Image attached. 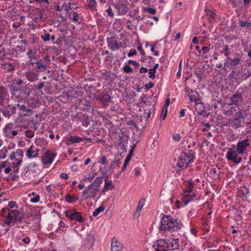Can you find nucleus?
Instances as JSON below:
<instances>
[{
	"instance_id": "obj_1",
	"label": "nucleus",
	"mask_w": 251,
	"mask_h": 251,
	"mask_svg": "<svg viewBox=\"0 0 251 251\" xmlns=\"http://www.w3.org/2000/svg\"><path fill=\"white\" fill-rule=\"evenodd\" d=\"M182 226L180 221L170 215H163L160 220L159 229L168 233H173L179 230Z\"/></svg>"
},
{
	"instance_id": "obj_2",
	"label": "nucleus",
	"mask_w": 251,
	"mask_h": 251,
	"mask_svg": "<svg viewBox=\"0 0 251 251\" xmlns=\"http://www.w3.org/2000/svg\"><path fill=\"white\" fill-rule=\"evenodd\" d=\"M225 55L226 56L224 63L225 68L234 69L241 66L243 62L241 56L238 53L226 52L225 53Z\"/></svg>"
},
{
	"instance_id": "obj_3",
	"label": "nucleus",
	"mask_w": 251,
	"mask_h": 251,
	"mask_svg": "<svg viewBox=\"0 0 251 251\" xmlns=\"http://www.w3.org/2000/svg\"><path fill=\"white\" fill-rule=\"evenodd\" d=\"M195 154L193 151L188 150L187 152H183L178 158L176 166L179 170L177 172L181 171L183 169L187 168L190 163L193 162Z\"/></svg>"
},
{
	"instance_id": "obj_4",
	"label": "nucleus",
	"mask_w": 251,
	"mask_h": 251,
	"mask_svg": "<svg viewBox=\"0 0 251 251\" xmlns=\"http://www.w3.org/2000/svg\"><path fill=\"white\" fill-rule=\"evenodd\" d=\"M23 217L18 210H9V213L4 221V224L9 226H13L15 224L22 222Z\"/></svg>"
},
{
	"instance_id": "obj_5",
	"label": "nucleus",
	"mask_w": 251,
	"mask_h": 251,
	"mask_svg": "<svg viewBox=\"0 0 251 251\" xmlns=\"http://www.w3.org/2000/svg\"><path fill=\"white\" fill-rule=\"evenodd\" d=\"M244 118L245 116L243 112L239 111L235 113V117L234 118H230L228 121L233 128L237 129L242 126V120Z\"/></svg>"
},
{
	"instance_id": "obj_6",
	"label": "nucleus",
	"mask_w": 251,
	"mask_h": 251,
	"mask_svg": "<svg viewBox=\"0 0 251 251\" xmlns=\"http://www.w3.org/2000/svg\"><path fill=\"white\" fill-rule=\"evenodd\" d=\"M239 152L238 151L231 148H228L226 154V158L228 161H231L236 164L240 163L242 159L241 157L238 156Z\"/></svg>"
},
{
	"instance_id": "obj_7",
	"label": "nucleus",
	"mask_w": 251,
	"mask_h": 251,
	"mask_svg": "<svg viewBox=\"0 0 251 251\" xmlns=\"http://www.w3.org/2000/svg\"><path fill=\"white\" fill-rule=\"evenodd\" d=\"M128 3L126 0H117L114 4V7L117 10L119 15H124L127 12Z\"/></svg>"
},
{
	"instance_id": "obj_8",
	"label": "nucleus",
	"mask_w": 251,
	"mask_h": 251,
	"mask_svg": "<svg viewBox=\"0 0 251 251\" xmlns=\"http://www.w3.org/2000/svg\"><path fill=\"white\" fill-rule=\"evenodd\" d=\"M251 144V139H249L248 137L242 140H239L237 144L236 150L238 151L239 154L244 153V151H246Z\"/></svg>"
},
{
	"instance_id": "obj_9",
	"label": "nucleus",
	"mask_w": 251,
	"mask_h": 251,
	"mask_svg": "<svg viewBox=\"0 0 251 251\" xmlns=\"http://www.w3.org/2000/svg\"><path fill=\"white\" fill-rule=\"evenodd\" d=\"M152 247L155 251H169L168 245L165 239L157 240Z\"/></svg>"
},
{
	"instance_id": "obj_10",
	"label": "nucleus",
	"mask_w": 251,
	"mask_h": 251,
	"mask_svg": "<svg viewBox=\"0 0 251 251\" xmlns=\"http://www.w3.org/2000/svg\"><path fill=\"white\" fill-rule=\"evenodd\" d=\"M65 216L72 220H76L80 223H83L85 221L84 219L81 216V213L75 210L67 211L65 212Z\"/></svg>"
},
{
	"instance_id": "obj_11",
	"label": "nucleus",
	"mask_w": 251,
	"mask_h": 251,
	"mask_svg": "<svg viewBox=\"0 0 251 251\" xmlns=\"http://www.w3.org/2000/svg\"><path fill=\"white\" fill-rule=\"evenodd\" d=\"M229 100L231 102L229 105L238 106L244 101L243 94L239 92H237L230 97Z\"/></svg>"
},
{
	"instance_id": "obj_12",
	"label": "nucleus",
	"mask_w": 251,
	"mask_h": 251,
	"mask_svg": "<svg viewBox=\"0 0 251 251\" xmlns=\"http://www.w3.org/2000/svg\"><path fill=\"white\" fill-rule=\"evenodd\" d=\"M55 156V154L50 150L47 151L42 156V161L44 164H50L53 161Z\"/></svg>"
},
{
	"instance_id": "obj_13",
	"label": "nucleus",
	"mask_w": 251,
	"mask_h": 251,
	"mask_svg": "<svg viewBox=\"0 0 251 251\" xmlns=\"http://www.w3.org/2000/svg\"><path fill=\"white\" fill-rule=\"evenodd\" d=\"M16 105L13 106L12 105L8 104L3 108L2 114L5 117L9 118L11 115L16 113Z\"/></svg>"
},
{
	"instance_id": "obj_14",
	"label": "nucleus",
	"mask_w": 251,
	"mask_h": 251,
	"mask_svg": "<svg viewBox=\"0 0 251 251\" xmlns=\"http://www.w3.org/2000/svg\"><path fill=\"white\" fill-rule=\"evenodd\" d=\"M25 75L30 82H34L38 79V74L33 69H28L25 72Z\"/></svg>"
},
{
	"instance_id": "obj_15",
	"label": "nucleus",
	"mask_w": 251,
	"mask_h": 251,
	"mask_svg": "<svg viewBox=\"0 0 251 251\" xmlns=\"http://www.w3.org/2000/svg\"><path fill=\"white\" fill-rule=\"evenodd\" d=\"M107 45L109 49L112 51L117 50L119 49L120 46L117 43V38L115 37H111L107 39Z\"/></svg>"
},
{
	"instance_id": "obj_16",
	"label": "nucleus",
	"mask_w": 251,
	"mask_h": 251,
	"mask_svg": "<svg viewBox=\"0 0 251 251\" xmlns=\"http://www.w3.org/2000/svg\"><path fill=\"white\" fill-rule=\"evenodd\" d=\"M168 245V250H174L178 248V239L171 238L166 240Z\"/></svg>"
},
{
	"instance_id": "obj_17",
	"label": "nucleus",
	"mask_w": 251,
	"mask_h": 251,
	"mask_svg": "<svg viewBox=\"0 0 251 251\" xmlns=\"http://www.w3.org/2000/svg\"><path fill=\"white\" fill-rule=\"evenodd\" d=\"M30 65L32 66L35 65L36 69L40 72L46 71L48 67V64L41 62V60L40 59H39V61L30 62Z\"/></svg>"
},
{
	"instance_id": "obj_18",
	"label": "nucleus",
	"mask_w": 251,
	"mask_h": 251,
	"mask_svg": "<svg viewBox=\"0 0 251 251\" xmlns=\"http://www.w3.org/2000/svg\"><path fill=\"white\" fill-rule=\"evenodd\" d=\"M37 51L35 50L30 49L26 53V55L29 58V64L30 62L39 61L40 57L39 55L36 54Z\"/></svg>"
},
{
	"instance_id": "obj_19",
	"label": "nucleus",
	"mask_w": 251,
	"mask_h": 251,
	"mask_svg": "<svg viewBox=\"0 0 251 251\" xmlns=\"http://www.w3.org/2000/svg\"><path fill=\"white\" fill-rule=\"evenodd\" d=\"M112 251H121L123 248V245L114 238L111 243Z\"/></svg>"
},
{
	"instance_id": "obj_20",
	"label": "nucleus",
	"mask_w": 251,
	"mask_h": 251,
	"mask_svg": "<svg viewBox=\"0 0 251 251\" xmlns=\"http://www.w3.org/2000/svg\"><path fill=\"white\" fill-rule=\"evenodd\" d=\"M191 92L188 93V96L191 101H194L196 104L200 103V96L199 93L195 90H190Z\"/></svg>"
},
{
	"instance_id": "obj_21",
	"label": "nucleus",
	"mask_w": 251,
	"mask_h": 251,
	"mask_svg": "<svg viewBox=\"0 0 251 251\" xmlns=\"http://www.w3.org/2000/svg\"><path fill=\"white\" fill-rule=\"evenodd\" d=\"M44 10L40 8H35L33 10L34 15V21H37L38 20H41L44 18L43 12Z\"/></svg>"
},
{
	"instance_id": "obj_22",
	"label": "nucleus",
	"mask_w": 251,
	"mask_h": 251,
	"mask_svg": "<svg viewBox=\"0 0 251 251\" xmlns=\"http://www.w3.org/2000/svg\"><path fill=\"white\" fill-rule=\"evenodd\" d=\"M82 141L83 139L80 137L71 136L68 138L66 144L69 146L75 143H79Z\"/></svg>"
},
{
	"instance_id": "obj_23",
	"label": "nucleus",
	"mask_w": 251,
	"mask_h": 251,
	"mask_svg": "<svg viewBox=\"0 0 251 251\" xmlns=\"http://www.w3.org/2000/svg\"><path fill=\"white\" fill-rule=\"evenodd\" d=\"M100 189H97V188H95L94 187H91L89 189V192L88 196H86V199L89 200L91 198H94L98 194V192H99Z\"/></svg>"
},
{
	"instance_id": "obj_24",
	"label": "nucleus",
	"mask_w": 251,
	"mask_h": 251,
	"mask_svg": "<svg viewBox=\"0 0 251 251\" xmlns=\"http://www.w3.org/2000/svg\"><path fill=\"white\" fill-rule=\"evenodd\" d=\"M104 186L103 189L102 191V193H105L106 191L112 190L114 187L112 181L111 180H108L107 179V177L104 179Z\"/></svg>"
},
{
	"instance_id": "obj_25",
	"label": "nucleus",
	"mask_w": 251,
	"mask_h": 251,
	"mask_svg": "<svg viewBox=\"0 0 251 251\" xmlns=\"http://www.w3.org/2000/svg\"><path fill=\"white\" fill-rule=\"evenodd\" d=\"M205 13L206 15L208 17L209 22L214 23L215 21V17L216 16V13L210 9L206 10Z\"/></svg>"
},
{
	"instance_id": "obj_26",
	"label": "nucleus",
	"mask_w": 251,
	"mask_h": 251,
	"mask_svg": "<svg viewBox=\"0 0 251 251\" xmlns=\"http://www.w3.org/2000/svg\"><path fill=\"white\" fill-rule=\"evenodd\" d=\"M102 178L103 177L102 176L97 177L95 181L92 184L89 185V188L94 187L95 188L99 189V186L102 183Z\"/></svg>"
},
{
	"instance_id": "obj_27",
	"label": "nucleus",
	"mask_w": 251,
	"mask_h": 251,
	"mask_svg": "<svg viewBox=\"0 0 251 251\" xmlns=\"http://www.w3.org/2000/svg\"><path fill=\"white\" fill-rule=\"evenodd\" d=\"M33 147L34 146L32 145L26 151V155L28 158H32L37 157V153H34V150H33Z\"/></svg>"
},
{
	"instance_id": "obj_28",
	"label": "nucleus",
	"mask_w": 251,
	"mask_h": 251,
	"mask_svg": "<svg viewBox=\"0 0 251 251\" xmlns=\"http://www.w3.org/2000/svg\"><path fill=\"white\" fill-rule=\"evenodd\" d=\"M87 4L90 10L94 11L96 10L97 3L96 0H87Z\"/></svg>"
},
{
	"instance_id": "obj_29",
	"label": "nucleus",
	"mask_w": 251,
	"mask_h": 251,
	"mask_svg": "<svg viewBox=\"0 0 251 251\" xmlns=\"http://www.w3.org/2000/svg\"><path fill=\"white\" fill-rule=\"evenodd\" d=\"M222 105V101L221 100H213L211 104V109L216 110L219 109Z\"/></svg>"
},
{
	"instance_id": "obj_30",
	"label": "nucleus",
	"mask_w": 251,
	"mask_h": 251,
	"mask_svg": "<svg viewBox=\"0 0 251 251\" xmlns=\"http://www.w3.org/2000/svg\"><path fill=\"white\" fill-rule=\"evenodd\" d=\"M195 195H193L189 197V194H185L182 198V201L184 202V205H187L189 202L194 201Z\"/></svg>"
},
{
	"instance_id": "obj_31",
	"label": "nucleus",
	"mask_w": 251,
	"mask_h": 251,
	"mask_svg": "<svg viewBox=\"0 0 251 251\" xmlns=\"http://www.w3.org/2000/svg\"><path fill=\"white\" fill-rule=\"evenodd\" d=\"M65 200L70 203L76 202L78 200V198L76 197H73L70 194H68L65 197Z\"/></svg>"
},
{
	"instance_id": "obj_32",
	"label": "nucleus",
	"mask_w": 251,
	"mask_h": 251,
	"mask_svg": "<svg viewBox=\"0 0 251 251\" xmlns=\"http://www.w3.org/2000/svg\"><path fill=\"white\" fill-rule=\"evenodd\" d=\"M13 127V125L12 123L7 124L3 129L4 133L8 135L11 131V129Z\"/></svg>"
},
{
	"instance_id": "obj_33",
	"label": "nucleus",
	"mask_w": 251,
	"mask_h": 251,
	"mask_svg": "<svg viewBox=\"0 0 251 251\" xmlns=\"http://www.w3.org/2000/svg\"><path fill=\"white\" fill-rule=\"evenodd\" d=\"M7 96V93L6 92L2 90H0V105L3 104L4 100L6 99Z\"/></svg>"
},
{
	"instance_id": "obj_34",
	"label": "nucleus",
	"mask_w": 251,
	"mask_h": 251,
	"mask_svg": "<svg viewBox=\"0 0 251 251\" xmlns=\"http://www.w3.org/2000/svg\"><path fill=\"white\" fill-rule=\"evenodd\" d=\"M239 72H237L236 70H233L229 75V77L230 79H237V77L239 75Z\"/></svg>"
},
{
	"instance_id": "obj_35",
	"label": "nucleus",
	"mask_w": 251,
	"mask_h": 251,
	"mask_svg": "<svg viewBox=\"0 0 251 251\" xmlns=\"http://www.w3.org/2000/svg\"><path fill=\"white\" fill-rule=\"evenodd\" d=\"M105 207L102 205H100L97 208L93 213V216L94 217L97 216L100 212L104 210Z\"/></svg>"
},
{
	"instance_id": "obj_36",
	"label": "nucleus",
	"mask_w": 251,
	"mask_h": 251,
	"mask_svg": "<svg viewBox=\"0 0 251 251\" xmlns=\"http://www.w3.org/2000/svg\"><path fill=\"white\" fill-rule=\"evenodd\" d=\"M143 11L145 12L154 15L156 14V10L155 9L151 7H144L143 9Z\"/></svg>"
},
{
	"instance_id": "obj_37",
	"label": "nucleus",
	"mask_w": 251,
	"mask_h": 251,
	"mask_svg": "<svg viewBox=\"0 0 251 251\" xmlns=\"http://www.w3.org/2000/svg\"><path fill=\"white\" fill-rule=\"evenodd\" d=\"M16 106L19 107L20 110L23 112H30L31 111V110L30 109V108L24 104L21 105L19 104H17L16 105Z\"/></svg>"
},
{
	"instance_id": "obj_38",
	"label": "nucleus",
	"mask_w": 251,
	"mask_h": 251,
	"mask_svg": "<svg viewBox=\"0 0 251 251\" xmlns=\"http://www.w3.org/2000/svg\"><path fill=\"white\" fill-rule=\"evenodd\" d=\"M45 81L43 82H40L39 83L37 84L34 85V89L40 91L42 88L45 86Z\"/></svg>"
},
{
	"instance_id": "obj_39",
	"label": "nucleus",
	"mask_w": 251,
	"mask_h": 251,
	"mask_svg": "<svg viewBox=\"0 0 251 251\" xmlns=\"http://www.w3.org/2000/svg\"><path fill=\"white\" fill-rule=\"evenodd\" d=\"M59 227L57 229L56 231L58 232L59 231H64L66 230V226L65 224L63 222H60L59 224Z\"/></svg>"
},
{
	"instance_id": "obj_40",
	"label": "nucleus",
	"mask_w": 251,
	"mask_h": 251,
	"mask_svg": "<svg viewBox=\"0 0 251 251\" xmlns=\"http://www.w3.org/2000/svg\"><path fill=\"white\" fill-rule=\"evenodd\" d=\"M251 75V68L248 69L247 72L244 73L242 75V79L244 80L247 79L249 78Z\"/></svg>"
},
{
	"instance_id": "obj_41",
	"label": "nucleus",
	"mask_w": 251,
	"mask_h": 251,
	"mask_svg": "<svg viewBox=\"0 0 251 251\" xmlns=\"http://www.w3.org/2000/svg\"><path fill=\"white\" fill-rule=\"evenodd\" d=\"M149 77L151 79H154L155 78V74L156 73V71L153 70V69H150L149 70Z\"/></svg>"
},
{
	"instance_id": "obj_42",
	"label": "nucleus",
	"mask_w": 251,
	"mask_h": 251,
	"mask_svg": "<svg viewBox=\"0 0 251 251\" xmlns=\"http://www.w3.org/2000/svg\"><path fill=\"white\" fill-rule=\"evenodd\" d=\"M78 17V14L76 12H74L72 21L74 22L76 25H78L80 23L77 19Z\"/></svg>"
},
{
	"instance_id": "obj_43",
	"label": "nucleus",
	"mask_w": 251,
	"mask_h": 251,
	"mask_svg": "<svg viewBox=\"0 0 251 251\" xmlns=\"http://www.w3.org/2000/svg\"><path fill=\"white\" fill-rule=\"evenodd\" d=\"M145 199H141L139 203H138V207L137 208V211H141V209H142V207L144 206V203H145Z\"/></svg>"
},
{
	"instance_id": "obj_44",
	"label": "nucleus",
	"mask_w": 251,
	"mask_h": 251,
	"mask_svg": "<svg viewBox=\"0 0 251 251\" xmlns=\"http://www.w3.org/2000/svg\"><path fill=\"white\" fill-rule=\"evenodd\" d=\"M210 46H211V45L209 44L208 46H204L202 48L201 50H202L203 54H206V53L209 52V51L210 50Z\"/></svg>"
},
{
	"instance_id": "obj_45",
	"label": "nucleus",
	"mask_w": 251,
	"mask_h": 251,
	"mask_svg": "<svg viewBox=\"0 0 251 251\" xmlns=\"http://www.w3.org/2000/svg\"><path fill=\"white\" fill-rule=\"evenodd\" d=\"M7 151V149L5 148H3L0 151V159H4L6 157Z\"/></svg>"
},
{
	"instance_id": "obj_46",
	"label": "nucleus",
	"mask_w": 251,
	"mask_h": 251,
	"mask_svg": "<svg viewBox=\"0 0 251 251\" xmlns=\"http://www.w3.org/2000/svg\"><path fill=\"white\" fill-rule=\"evenodd\" d=\"M239 25L241 27H249L251 25V23L244 21H240L239 22Z\"/></svg>"
},
{
	"instance_id": "obj_47",
	"label": "nucleus",
	"mask_w": 251,
	"mask_h": 251,
	"mask_svg": "<svg viewBox=\"0 0 251 251\" xmlns=\"http://www.w3.org/2000/svg\"><path fill=\"white\" fill-rule=\"evenodd\" d=\"M16 160H17V162L16 163H12V167L13 168V169L19 168L22 162V160L21 159H19V158H17Z\"/></svg>"
},
{
	"instance_id": "obj_48",
	"label": "nucleus",
	"mask_w": 251,
	"mask_h": 251,
	"mask_svg": "<svg viewBox=\"0 0 251 251\" xmlns=\"http://www.w3.org/2000/svg\"><path fill=\"white\" fill-rule=\"evenodd\" d=\"M131 158V157L126 156V157L125 159L124 165L122 167L123 171H124V170H125L126 169L127 165L128 164L129 161L130 160Z\"/></svg>"
},
{
	"instance_id": "obj_49",
	"label": "nucleus",
	"mask_w": 251,
	"mask_h": 251,
	"mask_svg": "<svg viewBox=\"0 0 251 251\" xmlns=\"http://www.w3.org/2000/svg\"><path fill=\"white\" fill-rule=\"evenodd\" d=\"M34 131L31 130H26L25 132V136L29 138H31L34 136Z\"/></svg>"
},
{
	"instance_id": "obj_50",
	"label": "nucleus",
	"mask_w": 251,
	"mask_h": 251,
	"mask_svg": "<svg viewBox=\"0 0 251 251\" xmlns=\"http://www.w3.org/2000/svg\"><path fill=\"white\" fill-rule=\"evenodd\" d=\"M188 183L189 184V186H188V188L187 189V190H186L185 192H184V193L185 194H189V193L192 192V184H193V182H192V179H191L190 180V181H188Z\"/></svg>"
},
{
	"instance_id": "obj_51",
	"label": "nucleus",
	"mask_w": 251,
	"mask_h": 251,
	"mask_svg": "<svg viewBox=\"0 0 251 251\" xmlns=\"http://www.w3.org/2000/svg\"><path fill=\"white\" fill-rule=\"evenodd\" d=\"M21 89V86H18L16 83L15 82L13 83V84L12 86L11 90L13 91H19Z\"/></svg>"
},
{
	"instance_id": "obj_52",
	"label": "nucleus",
	"mask_w": 251,
	"mask_h": 251,
	"mask_svg": "<svg viewBox=\"0 0 251 251\" xmlns=\"http://www.w3.org/2000/svg\"><path fill=\"white\" fill-rule=\"evenodd\" d=\"M40 198L39 195H36L33 198L30 199V201L32 203H36L39 201Z\"/></svg>"
},
{
	"instance_id": "obj_53",
	"label": "nucleus",
	"mask_w": 251,
	"mask_h": 251,
	"mask_svg": "<svg viewBox=\"0 0 251 251\" xmlns=\"http://www.w3.org/2000/svg\"><path fill=\"white\" fill-rule=\"evenodd\" d=\"M98 162L99 163L104 165L107 164L108 163L107 160L105 156H102Z\"/></svg>"
},
{
	"instance_id": "obj_54",
	"label": "nucleus",
	"mask_w": 251,
	"mask_h": 251,
	"mask_svg": "<svg viewBox=\"0 0 251 251\" xmlns=\"http://www.w3.org/2000/svg\"><path fill=\"white\" fill-rule=\"evenodd\" d=\"M41 38L44 41H49L50 40V34L49 33H46L41 36Z\"/></svg>"
},
{
	"instance_id": "obj_55",
	"label": "nucleus",
	"mask_w": 251,
	"mask_h": 251,
	"mask_svg": "<svg viewBox=\"0 0 251 251\" xmlns=\"http://www.w3.org/2000/svg\"><path fill=\"white\" fill-rule=\"evenodd\" d=\"M223 114L225 115H226V116H232L233 115V112L232 110H230L229 109V110H224Z\"/></svg>"
},
{
	"instance_id": "obj_56",
	"label": "nucleus",
	"mask_w": 251,
	"mask_h": 251,
	"mask_svg": "<svg viewBox=\"0 0 251 251\" xmlns=\"http://www.w3.org/2000/svg\"><path fill=\"white\" fill-rule=\"evenodd\" d=\"M181 136L179 133H175L173 136V139L176 142L179 141L180 140Z\"/></svg>"
},
{
	"instance_id": "obj_57",
	"label": "nucleus",
	"mask_w": 251,
	"mask_h": 251,
	"mask_svg": "<svg viewBox=\"0 0 251 251\" xmlns=\"http://www.w3.org/2000/svg\"><path fill=\"white\" fill-rule=\"evenodd\" d=\"M63 9H64L66 11H68L69 9H71V3L69 2L68 4H64L62 5Z\"/></svg>"
},
{
	"instance_id": "obj_58",
	"label": "nucleus",
	"mask_w": 251,
	"mask_h": 251,
	"mask_svg": "<svg viewBox=\"0 0 251 251\" xmlns=\"http://www.w3.org/2000/svg\"><path fill=\"white\" fill-rule=\"evenodd\" d=\"M15 152L16 155L20 157L19 159H22V157L23 156V151L21 149H18Z\"/></svg>"
},
{
	"instance_id": "obj_59",
	"label": "nucleus",
	"mask_w": 251,
	"mask_h": 251,
	"mask_svg": "<svg viewBox=\"0 0 251 251\" xmlns=\"http://www.w3.org/2000/svg\"><path fill=\"white\" fill-rule=\"evenodd\" d=\"M90 188H89V186L85 189H84L83 192H82V197H83L84 198V200H86V196H88V192H89V189Z\"/></svg>"
},
{
	"instance_id": "obj_60",
	"label": "nucleus",
	"mask_w": 251,
	"mask_h": 251,
	"mask_svg": "<svg viewBox=\"0 0 251 251\" xmlns=\"http://www.w3.org/2000/svg\"><path fill=\"white\" fill-rule=\"evenodd\" d=\"M136 54V50L134 49H131L130 50L129 53L127 54L128 57H131Z\"/></svg>"
},
{
	"instance_id": "obj_61",
	"label": "nucleus",
	"mask_w": 251,
	"mask_h": 251,
	"mask_svg": "<svg viewBox=\"0 0 251 251\" xmlns=\"http://www.w3.org/2000/svg\"><path fill=\"white\" fill-rule=\"evenodd\" d=\"M124 71L126 73H129L132 72V69L129 66L126 65L124 67Z\"/></svg>"
},
{
	"instance_id": "obj_62",
	"label": "nucleus",
	"mask_w": 251,
	"mask_h": 251,
	"mask_svg": "<svg viewBox=\"0 0 251 251\" xmlns=\"http://www.w3.org/2000/svg\"><path fill=\"white\" fill-rule=\"evenodd\" d=\"M9 210H11L10 209H9V208H3L1 211H0V214L2 216L4 217L5 218V217H6L5 215V213H6L7 211H8L9 212Z\"/></svg>"
},
{
	"instance_id": "obj_63",
	"label": "nucleus",
	"mask_w": 251,
	"mask_h": 251,
	"mask_svg": "<svg viewBox=\"0 0 251 251\" xmlns=\"http://www.w3.org/2000/svg\"><path fill=\"white\" fill-rule=\"evenodd\" d=\"M154 83L152 82H150L145 85V87L147 89L152 88L154 86Z\"/></svg>"
},
{
	"instance_id": "obj_64",
	"label": "nucleus",
	"mask_w": 251,
	"mask_h": 251,
	"mask_svg": "<svg viewBox=\"0 0 251 251\" xmlns=\"http://www.w3.org/2000/svg\"><path fill=\"white\" fill-rule=\"evenodd\" d=\"M106 12L108 14V15L111 17H113L114 16V13L112 12V9L110 7H109L107 10H106Z\"/></svg>"
}]
</instances>
